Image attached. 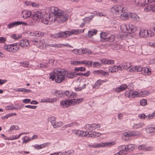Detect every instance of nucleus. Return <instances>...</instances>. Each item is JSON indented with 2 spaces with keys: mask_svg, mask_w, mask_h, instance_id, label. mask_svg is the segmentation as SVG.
I'll return each instance as SVG.
<instances>
[{
  "mask_svg": "<svg viewBox=\"0 0 155 155\" xmlns=\"http://www.w3.org/2000/svg\"><path fill=\"white\" fill-rule=\"evenodd\" d=\"M150 4L144 9V11L148 12L150 11L152 12H155V0H145L143 3H141L140 5L138 4L139 5L144 6L146 4Z\"/></svg>",
  "mask_w": 155,
  "mask_h": 155,
  "instance_id": "obj_4",
  "label": "nucleus"
},
{
  "mask_svg": "<svg viewBox=\"0 0 155 155\" xmlns=\"http://www.w3.org/2000/svg\"><path fill=\"white\" fill-rule=\"evenodd\" d=\"M63 74H64V76H66V77L70 78H74L76 74L75 72H68L67 70H63Z\"/></svg>",
  "mask_w": 155,
  "mask_h": 155,
  "instance_id": "obj_13",
  "label": "nucleus"
},
{
  "mask_svg": "<svg viewBox=\"0 0 155 155\" xmlns=\"http://www.w3.org/2000/svg\"><path fill=\"white\" fill-rule=\"evenodd\" d=\"M111 48L113 50L120 49L121 48L122 46L118 43H116L111 45Z\"/></svg>",
  "mask_w": 155,
  "mask_h": 155,
  "instance_id": "obj_27",
  "label": "nucleus"
},
{
  "mask_svg": "<svg viewBox=\"0 0 155 155\" xmlns=\"http://www.w3.org/2000/svg\"><path fill=\"white\" fill-rule=\"evenodd\" d=\"M61 45H60V44H51L49 45V46L50 47H57L58 48H61Z\"/></svg>",
  "mask_w": 155,
  "mask_h": 155,
  "instance_id": "obj_55",
  "label": "nucleus"
},
{
  "mask_svg": "<svg viewBox=\"0 0 155 155\" xmlns=\"http://www.w3.org/2000/svg\"><path fill=\"white\" fill-rule=\"evenodd\" d=\"M21 66L25 67H28V61H23L21 63Z\"/></svg>",
  "mask_w": 155,
  "mask_h": 155,
  "instance_id": "obj_61",
  "label": "nucleus"
},
{
  "mask_svg": "<svg viewBox=\"0 0 155 155\" xmlns=\"http://www.w3.org/2000/svg\"><path fill=\"white\" fill-rule=\"evenodd\" d=\"M123 26L124 29H126V30H123V32H127L129 33L134 32L137 30L136 26L131 24H126L123 25Z\"/></svg>",
  "mask_w": 155,
  "mask_h": 155,
  "instance_id": "obj_6",
  "label": "nucleus"
},
{
  "mask_svg": "<svg viewBox=\"0 0 155 155\" xmlns=\"http://www.w3.org/2000/svg\"><path fill=\"white\" fill-rule=\"evenodd\" d=\"M20 25H27V23L25 22H23L22 21H17L9 23L7 27L9 28H10L15 26H17Z\"/></svg>",
  "mask_w": 155,
  "mask_h": 155,
  "instance_id": "obj_14",
  "label": "nucleus"
},
{
  "mask_svg": "<svg viewBox=\"0 0 155 155\" xmlns=\"http://www.w3.org/2000/svg\"><path fill=\"white\" fill-rule=\"evenodd\" d=\"M62 125V123L61 122H59L58 123H55V124L54 125H53V126L54 128L58 127Z\"/></svg>",
  "mask_w": 155,
  "mask_h": 155,
  "instance_id": "obj_56",
  "label": "nucleus"
},
{
  "mask_svg": "<svg viewBox=\"0 0 155 155\" xmlns=\"http://www.w3.org/2000/svg\"><path fill=\"white\" fill-rule=\"evenodd\" d=\"M48 143H44L42 144H41L40 145L38 144H35L34 146H33L34 147L38 150H39L40 149H42L45 147H46V146L47 145Z\"/></svg>",
  "mask_w": 155,
  "mask_h": 155,
  "instance_id": "obj_29",
  "label": "nucleus"
},
{
  "mask_svg": "<svg viewBox=\"0 0 155 155\" xmlns=\"http://www.w3.org/2000/svg\"><path fill=\"white\" fill-rule=\"evenodd\" d=\"M127 87V86L126 84H123L119 87H116L114 89L115 91H116L117 93H119L121 91L125 90Z\"/></svg>",
  "mask_w": 155,
  "mask_h": 155,
  "instance_id": "obj_18",
  "label": "nucleus"
},
{
  "mask_svg": "<svg viewBox=\"0 0 155 155\" xmlns=\"http://www.w3.org/2000/svg\"><path fill=\"white\" fill-rule=\"evenodd\" d=\"M115 141L109 142L106 143H97L95 146H92V147L94 148L104 147H110L115 145Z\"/></svg>",
  "mask_w": 155,
  "mask_h": 155,
  "instance_id": "obj_8",
  "label": "nucleus"
},
{
  "mask_svg": "<svg viewBox=\"0 0 155 155\" xmlns=\"http://www.w3.org/2000/svg\"><path fill=\"white\" fill-rule=\"evenodd\" d=\"M138 117L141 119H146V115L144 114H142L139 115Z\"/></svg>",
  "mask_w": 155,
  "mask_h": 155,
  "instance_id": "obj_62",
  "label": "nucleus"
},
{
  "mask_svg": "<svg viewBox=\"0 0 155 155\" xmlns=\"http://www.w3.org/2000/svg\"><path fill=\"white\" fill-rule=\"evenodd\" d=\"M54 93L56 95L58 94L59 97H64L63 95V91H61L56 90Z\"/></svg>",
  "mask_w": 155,
  "mask_h": 155,
  "instance_id": "obj_47",
  "label": "nucleus"
},
{
  "mask_svg": "<svg viewBox=\"0 0 155 155\" xmlns=\"http://www.w3.org/2000/svg\"><path fill=\"white\" fill-rule=\"evenodd\" d=\"M84 64H85L87 66H91L93 62L91 61L84 60V62L82 63Z\"/></svg>",
  "mask_w": 155,
  "mask_h": 155,
  "instance_id": "obj_51",
  "label": "nucleus"
},
{
  "mask_svg": "<svg viewBox=\"0 0 155 155\" xmlns=\"http://www.w3.org/2000/svg\"><path fill=\"white\" fill-rule=\"evenodd\" d=\"M91 74L89 71H87L85 73H78L76 74V75L83 76L84 77H87L89 76Z\"/></svg>",
  "mask_w": 155,
  "mask_h": 155,
  "instance_id": "obj_39",
  "label": "nucleus"
},
{
  "mask_svg": "<svg viewBox=\"0 0 155 155\" xmlns=\"http://www.w3.org/2000/svg\"><path fill=\"white\" fill-rule=\"evenodd\" d=\"M128 64L127 63L120 64L119 66V70H123L124 69H127Z\"/></svg>",
  "mask_w": 155,
  "mask_h": 155,
  "instance_id": "obj_32",
  "label": "nucleus"
},
{
  "mask_svg": "<svg viewBox=\"0 0 155 155\" xmlns=\"http://www.w3.org/2000/svg\"><path fill=\"white\" fill-rule=\"evenodd\" d=\"M155 117V113L154 111L151 114H149L146 115V119H150Z\"/></svg>",
  "mask_w": 155,
  "mask_h": 155,
  "instance_id": "obj_45",
  "label": "nucleus"
},
{
  "mask_svg": "<svg viewBox=\"0 0 155 155\" xmlns=\"http://www.w3.org/2000/svg\"><path fill=\"white\" fill-rule=\"evenodd\" d=\"M23 17L24 19H26L32 16L31 12L30 11H24L22 12Z\"/></svg>",
  "mask_w": 155,
  "mask_h": 155,
  "instance_id": "obj_21",
  "label": "nucleus"
},
{
  "mask_svg": "<svg viewBox=\"0 0 155 155\" xmlns=\"http://www.w3.org/2000/svg\"><path fill=\"white\" fill-rule=\"evenodd\" d=\"M68 33L69 31H67L63 32L61 31L54 35L53 36L56 39L66 38L69 36Z\"/></svg>",
  "mask_w": 155,
  "mask_h": 155,
  "instance_id": "obj_10",
  "label": "nucleus"
},
{
  "mask_svg": "<svg viewBox=\"0 0 155 155\" xmlns=\"http://www.w3.org/2000/svg\"><path fill=\"white\" fill-rule=\"evenodd\" d=\"M49 78L52 81L55 79V82L57 83H61L65 78L64 74H63V70L60 71L57 68L54 69L53 72L50 73Z\"/></svg>",
  "mask_w": 155,
  "mask_h": 155,
  "instance_id": "obj_3",
  "label": "nucleus"
},
{
  "mask_svg": "<svg viewBox=\"0 0 155 155\" xmlns=\"http://www.w3.org/2000/svg\"><path fill=\"white\" fill-rule=\"evenodd\" d=\"M18 45L24 48H28L29 46V41L26 39H23L20 41Z\"/></svg>",
  "mask_w": 155,
  "mask_h": 155,
  "instance_id": "obj_12",
  "label": "nucleus"
},
{
  "mask_svg": "<svg viewBox=\"0 0 155 155\" xmlns=\"http://www.w3.org/2000/svg\"><path fill=\"white\" fill-rule=\"evenodd\" d=\"M38 137V136L36 135H34L31 138L29 139L27 136H25L24 137V140L23 141V143H27L31 140L37 139Z\"/></svg>",
  "mask_w": 155,
  "mask_h": 155,
  "instance_id": "obj_20",
  "label": "nucleus"
},
{
  "mask_svg": "<svg viewBox=\"0 0 155 155\" xmlns=\"http://www.w3.org/2000/svg\"><path fill=\"white\" fill-rule=\"evenodd\" d=\"M22 135V134H21L18 136L14 135L11 138H5V140H11L16 139L20 137V136Z\"/></svg>",
  "mask_w": 155,
  "mask_h": 155,
  "instance_id": "obj_46",
  "label": "nucleus"
},
{
  "mask_svg": "<svg viewBox=\"0 0 155 155\" xmlns=\"http://www.w3.org/2000/svg\"><path fill=\"white\" fill-rule=\"evenodd\" d=\"M144 124L142 122L135 124L133 125L132 128L134 129H140L144 127Z\"/></svg>",
  "mask_w": 155,
  "mask_h": 155,
  "instance_id": "obj_26",
  "label": "nucleus"
},
{
  "mask_svg": "<svg viewBox=\"0 0 155 155\" xmlns=\"http://www.w3.org/2000/svg\"><path fill=\"white\" fill-rule=\"evenodd\" d=\"M109 71L111 73L118 71L119 70V66H115L111 68H109Z\"/></svg>",
  "mask_w": 155,
  "mask_h": 155,
  "instance_id": "obj_34",
  "label": "nucleus"
},
{
  "mask_svg": "<svg viewBox=\"0 0 155 155\" xmlns=\"http://www.w3.org/2000/svg\"><path fill=\"white\" fill-rule=\"evenodd\" d=\"M139 35L143 37H149L154 35V32L150 30L148 31L146 30L141 29L139 32Z\"/></svg>",
  "mask_w": 155,
  "mask_h": 155,
  "instance_id": "obj_7",
  "label": "nucleus"
},
{
  "mask_svg": "<svg viewBox=\"0 0 155 155\" xmlns=\"http://www.w3.org/2000/svg\"><path fill=\"white\" fill-rule=\"evenodd\" d=\"M115 39V37L113 35H111L107 38L106 41H109L110 42H113Z\"/></svg>",
  "mask_w": 155,
  "mask_h": 155,
  "instance_id": "obj_48",
  "label": "nucleus"
},
{
  "mask_svg": "<svg viewBox=\"0 0 155 155\" xmlns=\"http://www.w3.org/2000/svg\"><path fill=\"white\" fill-rule=\"evenodd\" d=\"M49 18H45L44 13L40 11H36L34 12L32 15L33 20L32 21V23L39 22L41 19L42 22L46 25H50L52 21V17L50 16Z\"/></svg>",
  "mask_w": 155,
  "mask_h": 155,
  "instance_id": "obj_1",
  "label": "nucleus"
},
{
  "mask_svg": "<svg viewBox=\"0 0 155 155\" xmlns=\"http://www.w3.org/2000/svg\"><path fill=\"white\" fill-rule=\"evenodd\" d=\"M85 68H84L83 67H80L78 68H74V70L75 71H85Z\"/></svg>",
  "mask_w": 155,
  "mask_h": 155,
  "instance_id": "obj_53",
  "label": "nucleus"
},
{
  "mask_svg": "<svg viewBox=\"0 0 155 155\" xmlns=\"http://www.w3.org/2000/svg\"><path fill=\"white\" fill-rule=\"evenodd\" d=\"M50 100V98H46V99H42L41 100V102H44V103H48L49 102Z\"/></svg>",
  "mask_w": 155,
  "mask_h": 155,
  "instance_id": "obj_64",
  "label": "nucleus"
},
{
  "mask_svg": "<svg viewBox=\"0 0 155 155\" xmlns=\"http://www.w3.org/2000/svg\"><path fill=\"white\" fill-rule=\"evenodd\" d=\"M77 95L76 93L73 92H71L70 98H72L75 97H77Z\"/></svg>",
  "mask_w": 155,
  "mask_h": 155,
  "instance_id": "obj_63",
  "label": "nucleus"
},
{
  "mask_svg": "<svg viewBox=\"0 0 155 155\" xmlns=\"http://www.w3.org/2000/svg\"><path fill=\"white\" fill-rule=\"evenodd\" d=\"M122 12L119 15H120V18H122L123 17H124L125 19H127L130 18V13H128V12L123 11V10H122Z\"/></svg>",
  "mask_w": 155,
  "mask_h": 155,
  "instance_id": "obj_24",
  "label": "nucleus"
},
{
  "mask_svg": "<svg viewBox=\"0 0 155 155\" xmlns=\"http://www.w3.org/2000/svg\"><path fill=\"white\" fill-rule=\"evenodd\" d=\"M94 16V15H91L90 16L85 17L84 19V22H85L87 23H88L91 21Z\"/></svg>",
  "mask_w": 155,
  "mask_h": 155,
  "instance_id": "obj_40",
  "label": "nucleus"
},
{
  "mask_svg": "<svg viewBox=\"0 0 155 155\" xmlns=\"http://www.w3.org/2000/svg\"><path fill=\"white\" fill-rule=\"evenodd\" d=\"M103 81L100 79L98 80L93 85V87L95 88H98L102 84Z\"/></svg>",
  "mask_w": 155,
  "mask_h": 155,
  "instance_id": "obj_33",
  "label": "nucleus"
},
{
  "mask_svg": "<svg viewBox=\"0 0 155 155\" xmlns=\"http://www.w3.org/2000/svg\"><path fill=\"white\" fill-rule=\"evenodd\" d=\"M78 124L76 122H73L70 124H68L65 125L64 127H63V128H65L68 127H72L74 125H77Z\"/></svg>",
  "mask_w": 155,
  "mask_h": 155,
  "instance_id": "obj_44",
  "label": "nucleus"
},
{
  "mask_svg": "<svg viewBox=\"0 0 155 155\" xmlns=\"http://www.w3.org/2000/svg\"><path fill=\"white\" fill-rule=\"evenodd\" d=\"M71 92L68 91H63V95L64 97V96H66L67 97H70V94H71Z\"/></svg>",
  "mask_w": 155,
  "mask_h": 155,
  "instance_id": "obj_52",
  "label": "nucleus"
},
{
  "mask_svg": "<svg viewBox=\"0 0 155 155\" xmlns=\"http://www.w3.org/2000/svg\"><path fill=\"white\" fill-rule=\"evenodd\" d=\"M132 91H127L125 92V96L128 97H131V93Z\"/></svg>",
  "mask_w": 155,
  "mask_h": 155,
  "instance_id": "obj_60",
  "label": "nucleus"
},
{
  "mask_svg": "<svg viewBox=\"0 0 155 155\" xmlns=\"http://www.w3.org/2000/svg\"><path fill=\"white\" fill-rule=\"evenodd\" d=\"M146 130L147 133H151L155 132V126L150 125L147 127L146 128Z\"/></svg>",
  "mask_w": 155,
  "mask_h": 155,
  "instance_id": "obj_23",
  "label": "nucleus"
},
{
  "mask_svg": "<svg viewBox=\"0 0 155 155\" xmlns=\"http://www.w3.org/2000/svg\"><path fill=\"white\" fill-rule=\"evenodd\" d=\"M118 150L120 151L119 152L120 153V155L122 154L124 155L128 152L127 150L126 145H122L119 147L118 148Z\"/></svg>",
  "mask_w": 155,
  "mask_h": 155,
  "instance_id": "obj_15",
  "label": "nucleus"
},
{
  "mask_svg": "<svg viewBox=\"0 0 155 155\" xmlns=\"http://www.w3.org/2000/svg\"><path fill=\"white\" fill-rule=\"evenodd\" d=\"M50 10L53 15L56 16L57 20L59 23H63L68 19V15L64 14V12L58 8L52 7L50 8Z\"/></svg>",
  "mask_w": 155,
  "mask_h": 155,
  "instance_id": "obj_2",
  "label": "nucleus"
},
{
  "mask_svg": "<svg viewBox=\"0 0 155 155\" xmlns=\"http://www.w3.org/2000/svg\"><path fill=\"white\" fill-rule=\"evenodd\" d=\"M72 52L76 54L80 55L82 54V49H76L72 50Z\"/></svg>",
  "mask_w": 155,
  "mask_h": 155,
  "instance_id": "obj_38",
  "label": "nucleus"
},
{
  "mask_svg": "<svg viewBox=\"0 0 155 155\" xmlns=\"http://www.w3.org/2000/svg\"><path fill=\"white\" fill-rule=\"evenodd\" d=\"M138 149L144 151H148L152 150L153 148L151 147H147L144 145H141L138 146Z\"/></svg>",
  "mask_w": 155,
  "mask_h": 155,
  "instance_id": "obj_17",
  "label": "nucleus"
},
{
  "mask_svg": "<svg viewBox=\"0 0 155 155\" xmlns=\"http://www.w3.org/2000/svg\"><path fill=\"white\" fill-rule=\"evenodd\" d=\"M134 67L132 66L129 65L128 64L127 70L128 71L132 72L133 71L134 72Z\"/></svg>",
  "mask_w": 155,
  "mask_h": 155,
  "instance_id": "obj_49",
  "label": "nucleus"
},
{
  "mask_svg": "<svg viewBox=\"0 0 155 155\" xmlns=\"http://www.w3.org/2000/svg\"><path fill=\"white\" fill-rule=\"evenodd\" d=\"M134 72L140 71H141L142 67L140 66H136L134 67Z\"/></svg>",
  "mask_w": 155,
  "mask_h": 155,
  "instance_id": "obj_59",
  "label": "nucleus"
},
{
  "mask_svg": "<svg viewBox=\"0 0 155 155\" xmlns=\"http://www.w3.org/2000/svg\"><path fill=\"white\" fill-rule=\"evenodd\" d=\"M84 100L83 98L73 99L70 100L71 105H74L82 102Z\"/></svg>",
  "mask_w": 155,
  "mask_h": 155,
  "instance_id": "obj_19",
  "label": "nucleus"
},
{
  "mask_svg": "<svg viewBox=\"0 0 155 155\" xmlns=\"http://www.w3.org/2000/svg\"><path fill=\"white\" fill-rule=\"evenodd\" d=\"M93 130H95L96 128H100L101 127V125L99 124H91Z\"/></svg>",
  "mask_w": 155,
  "mask_h": 155,
  "instance_id": "obj_43",
  "label": "nucleus"
},
{
  "mask_svg": "<svg viewBox=\"0 0 155 155\" xmlns=\"http://www.w3.org/2000/svg\"><path fill=\"white\" fill-rule=\"evenodd\" d=\"M73 133L76 134L78 135L79 136L82 137V135H83V133L84 131L80 130H75L73 131Z\"/></svg>",
  "mask_w": 155,
  "mask_h": 155,
  "instance_id": "obj_35",
  "label": "nucleus"
},
{
  "mask_svg": "<svg viewBox=\"0 0 155 155\" xmlns=\"http://www.w3.org/2000/svg\"><path fill=\"white\" fill-rule=\"evenodd\" d=\"M130 134L131 137H135L139 135L140 133L138 131L135 130L130 131Z\"/></svg>",
  "mask_w": 155,
  "mask_h": 155,
  "instance_id": "obj_41",
  "label": "nucleus"
},
{
  "mask_svg": "<svg viewBox=\"0 0 155 155\" xmlns=\"http://www.w3.org/2000/svg\"><path fill=\"white\" fill-rule=\"evenodd\" d=\"M130 18H131L132 20L134 21L138 22L140 20V18L135 13H130Z\"/></svg>",
  "mask_w": 155,
  "mask_h": 155,
  "instance_id": "obj_22",
  "label": "nucleus"
},
{
  "mask_svg": "<svg viewBox=\"0 0 155 155\" xmlns=\"http://www.w3.org/2000/svg\"><path fill=\"white\" fill-rule=\"evenodd\" d=\"M56 118L54 116H52L48 118V121L51 122V124L53 126L55 124V123L56 122Z\"/></svg>",
  "mask_w": 155,
  "mask_h": 155,
  "instance_id": "obj_30",
  "label": "nucleus"
},
{
  "mask_svg": "<svg viewBox=\"0 0 155 155\" xmlns=\"http://www.w3.org/2000/svg\"><path fill=\"white\" fill-rule=\"evenodd\" d=\"M140 93H138L137 91H132L131 94V98H134L136 97H139L140 96Z\"/></svg>",
  "mask_w": 155,
  "mask_h": 155,
  "instance_id": "obj_31",
  "label": "nucleus"
},
{
  "mask_svg": "<svg viewBox=\"0 0 155 155\" xmlns=\"http://www.w3.org/2000/svg\"><path fill=\"white\" fill-rule=\"evenodd\" d=\"M93 73L94 74L96 75H98L99 76H103L105 77L109 75L108 72L104 71L101 70L94 71L93 72Z\"/></svg>",
  "mask_w": 155,
  "mask_h": 155,
  "instance_id": "obj_11",
  "label": "nucleus"
},
{
  "mask_svg": "<svg viewBox=\"0 0 155 155\" xmlns=\"http://www.w3.org/2000/svg\"><path fill=\"white\" fill-rule=\"evenodd\" d=\"M101 134L94 131H90L88 137H100Z\"/></svg>",
  "mask_w": 155,
  "mask_h": 155,
  "instance_id": "obj_25",
  "label": "nucleus"
},
{
  "mask_svg": "<svg viewBox=\"0 0 155 155\" xmlns=\"http://www.w3.org/2000/svg\"><path fill=\"white\" fill-rule=\"evenodd\" d=\"M19 127L17 125H12L10 127V129L9 130V131H12L14 130H18L19 129Z\"/></svg>",
  "mask_w": 155,
  "mask_h": 155,
  "instance_id": "obj_50",
  "label": "nucleus"
},
{
  "mask_svg": "<svg viewBox=\"0 0 155 155\" xmlns=\"http://www.w3.org/2000/svg\"><path fill=\"white\" fill-rule=\"evenodd\" d=\"M140 104L141 105L144 106L147 104V101L144 99L141 100L140 101Z\"/></svg>",
  "mask_w": 155,
  "mask_h": 155,
  "instance_id": "obj_58",
  "label": "nucleus"
},
{
  "mask_svg": "<svg viewBox=\"0 0 155 155\" xmlns=\"http://www.w3.org/2000/svg\"><path fill=\"white\" fill-rule=\"evenodd\" d=\"M82 49V53L85 54H92L91 50L86 48H83Z\"/></svg>",
  "mask_w": 155,
  "mask_h": 155,
  "instance_id": "obj_37",
  "label": "nucleus"
},
{
  "mask_svg": "<svg viewBox=\"0 0 155 155\" xmlns=\"http://www.w3.org/2000/svg\"><path fill=\"white\" fill-rule=\"evenodd\" d=\"M123 9V7L120 5H114L111 8V11L114 14L119 15Z\"/></svg>",
  "mask_w": 155,
  "mask_h": 155,
  "instance_id": "obj_9",
  "label": "nucleus"
},
{
  "mask_svg": "<svg viewBox=\"0 0 155 155\" xmlns=\"http://www.w3.org/2000/svg\"><path fill=\"white\" fill-rule=\"evenodd\" d=\"M127 146V149L128 152H131L133 151L134 149V147L133 145L131 144H130L128 145H126Z\"/></svg>",
  "mask_w": 155,
  "mask_h": 155,
  "instance_id": "obj_42",
  "label": "nucleus"
},
{
  "mask_svg": "<svg viewBox=\"0 0 155 155\" xmlns=\"http://www.w3.org/2000/svg\"><path fill=\"white\" fill-rule=\"evenodd\" d=\"M4 48L9 52H15L19 50V47L18 45V43H16L10 45H6L4 46Z\"/></svg>",
  "mask_w": 155,
  "mask_h": 155,
  "instance_id": "obj_5",
  "label": "nucleus"
},
{
  "mask_svg": "<svg viewBox=\"0 0 155 155\" xmlns=\"http://www.w3.org/2000/svg\"><path fill=\"white\" fill-rule=\"evenodd\" d=\"M60 105L63 107H67L68 106L71 105V103L70 100H63L60 102Z\"/></svg>",
  "mask_w": 155,
  "mask_h": 155,
  "instance_id": "obj_16",
  "label": "nucleus"
},
{
  "mask_svg": "<svg viewBox=\"0 0 155 155\" xmlns=\"http://www.w3.org/2000/svg\"><path fill=\"white\" fill-rule=\"evenodd\" d=\"M92 124H87L85 125L84 127V128L87 130H93L92 127H91Z\"/></svg>",
  "mask_w": 155,
  "mask_h": 155,
  "instance_id": "obj_54",
  "label": "nucleus"
},
{
  "mask_svg": "<svg viewBox=\"0 0 155 155\" xmlns=\"http://www.w3.org/2000/svg\"><path fill=\"white\" fill-rule=\"evenodd\" d=\"M83 62H84V60L82 61H73L72 62V63L74 65H76L79 64H83L84 63Z\"/></svg>",
  "mask_w": 155,
  "mask_h": 155,
  "instance_id": "obj_57",
  "label": "nucleus"
},
{
  "mask_svg": "<svg viewBox=\"0 0 155 155\" xmlns=\"http://www.w3.org/2000/svg\"><path fill=\"white\" fill-rule=\"evenodd\" d=\"M80 31H81V30L79 29H73L71 31H69L68 33V35L69 36H71L73 34H74L75 35H77L80 33Z\"/></svg>",
  "mask_w": 155,
  "mask_h": 155,
  "instance_id": "obj_28",
  "label": "nucleus"
},
{
  "mask_svg": "<svg viewBox=\"0 0 155 155\" xmlns=\"http://www.w3.org/2000/svg\"><path fill=\"white\" fill-rule=\"evenodd\" d=\"M97 31L96 30H91V31H89L88 32V35L89 37H91L93 35H95Z\"/></svg>",
  "mask_w": 155,
  "mask_h": 155,
  "instance_id": "obj_36",
  "label": "nucleus"
}]
</instances>
